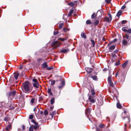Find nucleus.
<instances>
[{
  "mask_svg": "<svg viewBox=\"0 0 131 131\" xmlns=\"http://www.w3.org/2000/svg\"><path fill=\"white\" fill-rule=\"evenodd\" d=\"M112 75H110L108 78V82L112 81Z\"/></svg>",
  "mask_w": 131,
  "mask_h": 131,
  "instance_id": "obj_34",
  "label": "nucleus"
},
{
  "mask_svg": "<svg viewBox=\"0 0 131 131\" xmlns=\"http://www.w3.org/2000/svg\"><path fill=\"white\" fill-rule=\"evenodd\" d=\"M31 126H32V127H33V128L35 130L36 129L38 128V125H31Z\"/></svg>",
  "mask_w": 131,
  "mask_h": 131,
  "instance_id": "obj_45",
  "label": "nucleus"
},
{
  "mask_svg": "<svg viewBox=\"0 0 131 131\" xmlns=\"http://www.w3.org/2000/svg\"><path fill=\"white\" fill-rule=\"evenodd\" d=\"M33 85L34 88H39V86H40L41 88V86L40 85L39 83H33ZM41 88H40V89Z\"/></svg>",
  "mask_w": 131,
  "mask_h": 131,
  "instance_id": "obj_9",
  "label": "nucleus"
},
{
  "mask_svg": "<svg viewBox=\"0 0 131 131\" xmlns=\"http://www.w3.org/2000/svg\"><path fill=\"white\" fill-rule=\"evenodd\" d=\"M34 117V116L33 115H31L29 116V118L30 119H32Z\"/></svg>",
  "mask_w": 131,
  "mask_h": 131,
  "instance_id": "obj_56",
  "label": "nucleus"
},
{
  "mask_svg": "<svg viewBox=\"0 0 131 131\" xmlns=\"http://www.w3.org/2000/svg\"><path fill=\"white\" fill-rule=\"evenodd\" d=\"M105 126V125L103 124H100L99 125V127L101 128H103Z\"/></svg>",
  "mask_w": 131,
  "mask_h": 131,
  "instance_id": "obj_37",
  "label": "nucleus"
},
{
  "mask_svg": "<svg viewBox=\"0 0 131 131\" xmlns=\"http://www.w3.org/2000/svg\"><path fill=\"white\" fill-rule=\"evenodd\" d=\"M128 63V61H127L122 64V66L123 68H125L126 67L127 64Z\"/></svg>",
  "mask_w": 131,
  "mask_h": 131,
  "instance_id": "obj_18",
  "label": "nucleus"
},
{
  "mask_svg": "<svg viewBox=\"0 0 131 131\" xmlns=\"http://www.w3.org/2000/svg\"><path fill=\"white\" fill-rule=\"evenodd\" d=\"M67 39V38H59V40H61L63 41L65 40H66Z\"/></svg>",
  "mask_w": 131,
  "mask_h": 131,
  "instance_id": "obj_38",
  "label": "nucleus"
},
{
  "mask_svg": "<svg viewBox=\"0 0 131 131\" xmlns=\"http://www.w3.org/2000/svg\"><path fill=\"white\" fill-rule=\"evenodd\" d=\"M31 121L32 123H34L35 125H38V123L37 122H36V121L34 119H32L31 120Z\"/></svg>",
  "mask_w": 131,
  "mask_h": 131,
  "instance_id": "obj_33",
  "label": "nucleus"
},
{
  "mask_svg": "<svg viewBox=\"0 0 131 131\" xmlns=\"http://www.w3.org/2000/svg\"><path fill=\"white\" fill-rule=\"evenodd\" d=\"M119 51V50L118 49H116L113 52V53H114L116 54L118 53Z\"/></svg>",
  "mask_w": 131,
  "mask_h": 131,
  "instance_id": "obj_48",
  "label": "nucleus"
},
{
  "mask_svg": "<svg viewBox=\"0 0 131 131\" xmlns=\"http://www.w3.org/2000/svg\"><path fill=\"white\" fill-rule=\"evenodd\" d=\"M127 22V20H123L121 21V24L123 25L124 24H125L126 22Z\"/></svg>",
  "mask_w": 131,
  "mask_h": 131,
  "instance_id": "obj_47",
  "label": "nucleus"
},
{
  "mask_svg": "<svg viewBox=\"0 0 131 131\" xmlns=\"http://www.w3.org/2000/svg\"><path fill=\"white\" fill-rule=\"evenodd\" d=\"M74 3L72 2L68 3V5L72 7H74Z\"/></svg>",
  "mask_w": 131,
  "mask_h": 131,
  "instance_id": "obj_26",
  "label": "nucleus"
},
{
  "mask_svg": "<svg viewBox=\"0 0 131 131\" xmlns=\"http://www.w3.org/2000/svg\"><path fill=\"white\" fill-rule=\"evenodd\" d=\"M111 56L114 59L113 60L112 59V61L113 62H115V60L117 58V56L113 53H112L111 54Z\"/></svg>",
  "mask_w": 131,
  "mask_h": 131,
  "instance_id": "obj_10",
  "label": "nucleus"
},
{
  "mask_svg": "<svg viewBox=\"0 0 131 131\" xmlns=\"http://www.w3.org/2000/svg\"><path fill=\"white\" fill-rule=\"evenodd\" d=\"M117 107L118 108H121L122 107V106L119 103V100H118V102H117L116 104Z\"/></svg>",
  "mask_w": 131,
  "mask_h": 131,
  "instance_id": "obj_16",
  "label": "nucleus"
},
{
  "mask_svg": "<svg viewBox=\"0 0 131 131\" xmlns=\"http://www.w3.org/2000/svg\"><path fill=\"white\" fill-rule=\"evenodd\" d=\"M92 75L90 73H88V74H86L85 77L86 78H87V80H88V78L91 77V76Z\"/></svg>",
  "mask_w": 131,
  "mask_h": 131,
  "instance_id": "obj_29",
  "label": "nucleus"
},
{
  "mask_svg": "<svg viewBox=\"0 0 131 131\" xmlns=\"http://www.w3.org/2000/svg\"><path fill=\"white\" fill-rule=\"evenodd\" d=\"M126 38L127 39H128L129 37V35L128 34H126L125 35Z\"/></svg>",
  "mask_w": 131,
  "mask_h": 131,
  "instance_id": "obj_58",
  "label": "nucleus"
},
{
  "mask_svg": "<svg viewBox=\"0 0 131 131\" xmlns=\"http://www.w3.org/2000/svg\"><path fill=\"white\" fill-rule=\"evenodd\" d=\"M108 15L109 17V18H110L109 19H110V20L111 21L112 19V16L111 15L110 13H108Z\"/></svg>",
  "mask_w": 131,
  "mask_h": 131,
  "instance_id": "obj_55",
  "label": "nucleus"
},
{
  "mask_svg": "<svg viewBox=\"0 0 131 131\" xmlns=\"http://www.w3.org/2000/svg\"><path fill=\"white\" fill-rule=\"evenodd\" d=\"M73 10H71L69 12V14H68L67 16L68 17H70L71 16L73 12Z\"/></svg>",
  "mask_w": 131,
  "mask_h": 131,
  "instance_id": "obj_22",
  "label": "nucleus"
},
{
  "mask_svg": "<svg viewBox=\"0 0 131 131\" xmlns=\"http://www.w3.org/2000/svg\"><path fill=\"white\" fill-rule=\"evenodd\" d=\"M86 23L87 25H90L91 23V22L90 20H86Z\"/></svg>",
  "mask_w": 131,
  "mask_h": 131,
  "instance_id": "obj_36",
  "label": "nucleus"
},
{
  "mask_svg": "<svg viewBox=\"0 0 131 131\" xmlns=\"http://www.w3.org/2000/svg\"><path fill=\"white\" fill-rule=\"evenodd\" d=\"M55 83V81L54 80L51 81V85H53Z\"/></svg>",
  "mask_w": 131,
  "mask_h": 131,
  "instance_id": "obj_46",
  "label": "nucleus"
},
{
  "mask_svg": "<svg viewBox=\"0 0 131 131\" xmlns=\"http://www.w3.org/2000/svg\"><path fill=\"white\" fill-rule=\"evenodd\" d=\"M67 30L68 29L66 28H63V30L64 32H66Z\"/></svg>",
  "mask_w": 131,
  "mask_h": 131,
  "instance_id": "obj_61",
  "label": "nucleus"
},
{
  "mask_svg": "<svg viewBox=\"0 0 131 131\" xmlns=\"http://www.w3.org/2000/svg\"><path fill=\"white\" fill-rule=\"evenodd\" d=\"M59 33V31H54V35H56L57 34Z\"/></svg>",
  "mask_w": 131,
  "mask_h": 131,
  "instance_id": "obj_60",
  "label": "nucleus"
},
{
  "mask_svg": "<svg viewBox=\"0 0 131 131\" xmlns=\"http://www.w3.org/2000/svg\"><path fill=\"white\" fill-rule=\"evenodd\" d=\"M24 66L23 65L20 64V65L19 69H21L23 68Z\"/></svg>",
  "mask_w": 131,
  "mask_h": 131,
  "instance_id": "obj_63",
  "label": "nucleus"
},
{
  "mask_svg": "<svg viewBox=\"0 0 131 131\" xmlns=\"http://www.w3.org/2000/svg\"><path fill=\"white\" fill-rule=\"evenodd\" d=\"M111 0H105V2L107 4H109L111 3Z\"/></svg>",
  "mask_w": 131,
  "mask_h": 131,
  "instance_id": "obj_52",
  "label": "nucleus"
},
{
  "mask_svg": "<svg viewBox=\"0 0 131 131\" xmlns=\"http://www.w3.org/2000/svg\"><path fill=\"white\" fill-rule=\"evenodd\" d=\"M12 129V126L11 125L9 124L7 126V127H6V131H10ZM5 131H6L5 130Z\"/></svg>",
  "mask_w": 131,
  "mask_h": 131,
  "instance_id": "obj_11",
  "label": "nucleus"
},
{
  "mask_svg": "<svg viewBox=\"0 0 131 131\" xmlns=\"http://www.w3.org/2000/svg\"><path fill=\"white\" fill-rule=\"evenodd\" d=\"M8 117L7 116L4 118V120L5 121H8Z\"/></svg>",
  "mask_w": 131,
  "mask_h": 131,
  "instance_id": "obj_43",
  "label": "nucleus"
},
{
  "mask_svg": "<svg viewBox=\"0 0 131 131\" xmlns=\"http://www.w3.org/2000/svg\"><path fill=\"white\" fill-rule=\"evenodd\" d=\"M44 114L45 116L47 115L48 114V112L47 110L45 109L44 111Z\"/></svg>",
  "mask_w": 131,
  "mask_h": 131,
  "instance_id": "obj_41",
  "label": "nucleus"
},
{
  "mask_svg": "<svg viewBox=\"0 0 131 131\" xmlns=\"http://www.w3.org/2000/svg\"><path fill=\"white\" fill-rule=\"evenodd\" d=\"M35 100V98L32 97L30 101V103L32 104H33L34 103Z\"/></svg>",
  "mask_w": 131,
  "mask_h": 131,
  "instance_id": "obj_44",
  "label": "nucleus"
},
{
  "mask_svg": "<svg viewBox=\"0 0 131 131\" xmlns=\"http://www.w3.org/2000/svg\"><path fill=\"white\" fill-rule=\"evenodd\" d=\"M42 65L41 67L42 68H46L48 66L46 62H44L42 64Z\"/></svg>",
  "mask_w": 131,
  "mask_h": 131,
  "instance_id": "obj_15",
  "label": "nucleus"
},
{
  "mask_svg": "<svg viewBox=\"0 0 131 131\" xmlns=\"http://www.w3.org/2000/svg\"><path fill=\"white\" fill-rule=\"evenodd\" d=\"M60 80L61 81V85L59 86V87H58V88L59 89H61L62 88H63L64 87V85L65 84V82L64 80H62V78H61V79H60Z\"/></svg>",
  "mask_w": 131,
  "mask_h": 131,
  "instance_id": "obj_5",
  "label": "nucleus"
},
{
  "mask_svg": "<svg viewBox=\"0 0 131 131\" xmlns=\"http://www.w3.org/2000/svg\"><path fill=\"white\" fill-rule=\"evenodd\" d=\"M126 32L127 33H128L130 34H131V29H129L128 30H127V31Z\"/></svg>",
  "mask_w": 131,
  "mask_h": 131,
  "instance_id": "obj_57",
  "label": "nucleus"
},
{
  "mask_svg": "<svg viewBox=\"0 0 131 131\" xmlns=\"http://www.w3.org/2000/svg\"><path fill=\"white\" fill-rule=\"evenodd\" d=\"M63 25V23H61L59 25V29H60L61 28H62Z\"/></svg>",
  "mask_w": 131,
  "mask_h": 131,
  "instance_id": "obj_42",
  "label": "nucleus"
},
{
  "mask_svg": "<svg viewBox=\"0 0 131 131\" xmlns=\"http://www.w3.org/2000/svg\"><path fill=\"white\" fill-rule=\"evenodd\" d=\"M122 45L124 46H125L127 44V41L125 39H124L122 41Z\"/></svg>",
  "mask_w": 131,
  "mask_h": 131,
  "instance_id": "obj_17",
  "label": "nucleus"
},
{
  "mask_svg": "<svg viewBox=\"0 0 131 131\" xmlns=\"http://www.w3.org/2000/svg\"><path fill=\"white\" fill-rule=\"evenodd\" d=\"M81 36L82 38H84L85 39L86 38V36L84 32H82L81 34Z\"/></svg>",
  "mask_w": 131,
  "mask_h": 131,
  "instance_id": "obj_21",
  "label": "nucleus"
},
{
  "mask_svg": "<svg viewBox=\"0 0 131 131\" xmlns=\"http://www.w3.org/2000/svg\"><path fill=\"white\" fill-rule=\"evenodd\" d=\"M122 12L121 10H119L116 14V16L119 17L121 14Z\"/></svg>",
  "mask_w": 131,
  "mask_h": 131,
  "instance_id": "obj_30",
  "label": "nucleus"
},
{
  "mask_svg": "<svg viewBox=\"0 0 131 131\" xmlns=\"http://www.w3.org/2000/svg\"><path fill=\"white\" fill-rule=\"evenodd\" d=\"M53 67L51 66L49 67H48V68H46V69L48 70H50L52 69L53 68Z\"/></svg>",
  "mask_w": 131,
  "mask_h": 131,
  "instance_id": "obj_53",
  "label": "nucleus"
},
{
  "mask_svg": "<svg viewBox=\"0 0 131 131\" xmlns=\"http://www.w3.org/2000/svg\"><path fill=\"white\" fill-rule=\"evenodd\" d=\"M109 83L110 84V85L111 87H113L114 86V85L113 84V83L112 82V81H111L110 82H109Z\"/></svg>",
  "mask_w": 131,
  "mask_h": 131,
  "instance_id": "obj_40",
  "label": "nucleus"
},
{
  "mask_svg": "<svg viewBox=\"0 0 131 131\" xmlns=\"http://www.w3.org/2000/svg\"><path fill=\"white\" fill-rule=\"evenodd\" d=\"M91 111V109L88 108L86 109L85 111L86 115H87L88 117V115H90Z\"/></svg>",
  "mask_w": 131,
  "mask_h": 131,
  "instance_id": "obj_8",
  "label": "nucleus"
},
{
  "mask_svg": "<svg viewBox=\"0 0 131 131\" xmlns=\"http://www.w3.org/2000/svg\"><path fill=\"white\" fill-rule=\"evenodd\" d=\"M21 89L25 93H28L30 92L33 88L31 84L28 81L25 82L21 86Z\"/></svg>",
  "mask_w": 131,
  "mask_h": 131,
  "instance_id": "obj_1",
  "label": "nucleus"
},
{
  "mask_svg": "<svg viewBox=\"0 0 131 131\" xmlns=\"http://www.w3.org/2000/svg\"><path fill=\"white\" fill-rule=\"evenodd\" d=\"M115 45H111L108 47L109 51L110 52L112 51L115 48Z\"/></svg>",
  "mask_w": 131,
  "mask_h": 131,
  "instance_id": "obj_13",
  "label": "nucleus"
},
{
  "mask_svg": "<svg viewBox=\"0 0 131 131\" xmlns=\"http://www.w3.org/2000/svg\"><path fill=\"white\" fill-rule=\"evenodd\" d=\"M92 44V47H94L95 46V42L94 40H93L92 39L90 40Z\"/></svg>",
  "mask_w": 131,
  "mask_h": 131,
  "instance_id": "obj_31",
  "label": "nucleus"
},
{
  "mask_svg": "<svg viewBox=\"0 0 131 131\" xmlns=\"http://www.w3.org/2000/svg\"><path fill=\"white\" fill-rule=\"evenodd\" d=\"M51 45L54 48H56L58 47H59L61 45V43H59L58 41H56L51 43Z\"/></svg>",
  "mask_w": 131,
  "mask_h": 131,
  "instance_id": "obj_2",
  "label": "nucleus"
},
{
  "mask_svg": "<svg viewBox=\"0 0 131 131\" xmlns=\"http://www.w3.org/2000/svg\"><path fill=\"white\" fill-rule=\"evenodd\" d=\"M120 60H118V61L117 62H116L115 63V65L116 66H117L120 63Z\"/></svg>",
  "mask_w": 131,
  "mask_h": 131,
  "instance_id": "obj_50",
  "label": "nucleus"
},
{
  "mask_svg": "<svg viewBox=\"0 0 131 131\" xmlns=\"http://www.w3.org/2000/svg\"><path fill=\"white\" fill-rule=\"evenodd\" d=\"M42 59L41 58H40L38 59L37 60V61L38 62H40L42 60Z\"/></svg>",
  "mask_w": 131,
  "mask_h": 131,
  "instance_id": "obj_64",
  "label": "nucleus"
},
{
  "mask_svg": "<svg viewBox=\"0 0 131 131\" xmlns=\"http://www.w3.org/2000/svg\"><path fill=\"white\" fill-rule=\"evenodd\" d=\"M91 93H92V95L93 96H94L95 94V92L94 91V90L93 89H92L91 90Z\"/></svg>",
  "mask_w": 131,
  "mask_h": 131,
  "instance_id": "obj_27",
  "label": "nucleus"
},
{
  "mask_svg": "<svg viewBox=\"0 0 131 131\" xmlns=\"http://www.w3.org/2000/svg\"><path fill=\"white\" fill-rule=\"evenodd\" d=\"M56 114V112L55 111H53L51 115L53 116V115H55Z\"/></svg>",
  "mask_w": 131,
  "mask_h": 131,
  "instance_id": "obj_59",
  "label": "nucleus"
},
{
  "mask_svg": "<svg viewBox=\"0 0 131 131\" xmlns=\"http://www.w3.org/2000/svg\"><path fill=\"white\" fill-rule=\"evenodd\" d=\"M95 97V96H93L92 95H90L89 97V99L91 102L94 103L96 101Z\"/></svg>",
  "mask_w": 131,
  "mask_h": 131,
  "instance_id": "obj_4",
  "label": "nucleus"
},
{
  "mask_svg": "<svg viewBox=\"0 0 131 131\" xmlns=\"http://www.w3.org/2000/svg\"><path fill=\"white\" fill-rule=\"evenodd\" d=\"M103 21L107 22H109L111 21L110 19L108 17H105L104 18Z\"/></svg>",
  "mask_w": 131,
  "mask_h": 131,
  "instance_id": "obj_14",
  "label": "nucleus"
},
{
  "mask_svg": "<svg viewBox=\"0 0 131 131\" xmlns=\"http://www.w3.org/2000/svg\"><path fill=\"white\" fill-rule=\"evenodd\" d=\"M99 21L98 20H96L95 22H93V24L95 26L97 25L99 23Z\"/></svg>",
  "mask_w": 131,
  "mask_h": 131,
  "instance_id": "obj_28",
  "label": "nucleus"
},
{
  "mask_svg": "<svg viewBox=\"0 0 131 131\" xmlns=\"http://www.w3.org/2000/svg\"><path fill=\"white\" fill-rule=\"evenodd\" d=\"M128 28V27H123L122 28V30L124 32H126L127 31V29H125V28Z\"/></svg>",
  "mask_w": 131,
  "mask_h": 131,
  "instance_id": "obj_51",
  "label": "nucleus"
},
{
  "mask_svg": "<svg viewBox=\"0 0 131 131\" xmlns=\"http://www.w3.org/2000/svg\"><path fill=\"white\" fill-rule=\"evenodd\" d=\"M14 77L15 78V79L16 80H17L18 79V76L19 75V74L17 73H14Z\"/></svg>",
  "mask_w": 131,
  "mask_h": 131,
  "instance_id": "obj_23",
  "label": "nucleus"
},
{
  "mask_svg": "<svg viewBox=\"0 0 131 131\" xmlns=\"http://www.w3.org/2000/svg\"><path fill=\"white\" fill-rule=\"evenodd\" d=\"M98 12L96 13V14L95 13H94L92 14L91 15V18L92 19H94L95 18H96L97 17V15Z\"/></svg>",
  "mask_w": 131,
  "mask_h": 131,
  "instance_id": "obj_20",
  "label": "nucleus"
},
{
  "mask_svg": "<svg viewBox=\"0 0 131 131\" xmlns=\"http://www.w3.org/2000/svg\"><path fill=\"white\" fill-rule=\"evenodd\" d=\"M55 99L54 98H52L50 100V103L51 104H53L54 102Z\"/></svg>",
  "mask_w": 131,
  "mask_h": 131,
  "instance_id": "obj_35",
  "label": "nucleus"
},
{
  "mask_svg": "<svg viewBox=\"0 0 131 131\" xmlns=\"http://www.w3.org/2000/svg\"><path fill=\"white\" fill-rule=\"evenodd\" d=\"M32 81L34 82V83H38L37 80L36 79H32Z\"/></svg>",
  "mask_w": 131,
  "mask_h": 131,
  "instance_id": "obj_54",
  "label": "nucleus"
},
{
  "mask_svg": "<svg viewBox=\"0 0 131 131\" xmlns=\"http://www.w3.org/2000/svg\"><path fill=\"white\" fill-rule=\"evenodd\" d=\"M69 50V49H64L63 50H61V52L62 53H65L68 52Z\"/></svg>",
  "mask_w": 131,
  "mask_h": 131,
  "instance_id": "obj_19",
  "label": "nucleus"
},
{
  "mask_svg": "<svg viewBox=\"0 0 131 131\" xmlns=\"http://www.w3.org/2000/svg\"><path fill=\"white\" fill-rule=\"evenodd\" d=\"M117 39H115L113 40L112 41V42L113 43L117 41Z\"/></svg>",
  "mask_w": 131,
  "mask_h": 131,
  "instance_id": "obj_62",
  "label": "nucleus"
},
{
  "mask_svg": "<svg viewBox=\"0 0 131 131\" xmlns=\"http://www.w3.org/2000/svg\"><path fill=\"white\" fill-rule=\"evenodd\" d=\"M1 107H4L5 108H7L8 105V103L6 104L5 102H1Z\"/></svg>",
  "mask_w": 131,
  "mask_h": 131,
  "instance_id": "obj_7",
  "label": "nucleus"
},
{
  "mask_svg": "<svg viewBox=\"0 0 131 131\" xmlns=\"http://www.w3.org/2000/svg\"><path fill=\"white\" fill-rule=\"evenodd\" d=\"M127 118V119L128 121L127 122V123H129L130 122V118L129 116V117L127 116V117H123L122 118H123V119H124L125 118Z\"/></svg>",
  "mask_w": 131,
  "mask_h": 131,
  "instance_id": "obj_32",
  "label": "nucleus"
},
{
  "mask_svg": "<svg viewBox=\"0 0 131 131\" xmlns=\"http://www.w3.org/2000/svg\"><path fill=\"white\" fill-rule=\"evenodd\" d=\"M129 1H127V2L126 3H125V4L123 6L121 7V9H124L126 8V6L125 5L126 4H127L128 2L129 1Z\"/></svg>",
  "mask_w": 131,
  "mask_h": 131,
  "instance_id": "obj_39",
  "label": "nucleus"
},
{
  "mask_svg": "<svg viewBox=\"0 0 131 131\" xmlns=\"http://www.w3.org/2000/svg\"><path fill=\"white\" fill-rule=\"evenodd\" d=\"M32 126H31L29 128V131H33L34 129Z\"/></svg>",
  "mask_w": 131,
  "mask_h": 131,
  "instance_id": "obj_49",
  "label": "nucleus"
},
{
  "mask_svg": "<svg viewBox=\"0 0 131 131\" xmlns=\"http://www.w3.org/2000/svg\"><path fill=\"white\" fill-rule=\"evenodd\" d=\"M48 93L50 94V95L51 96H53V94L52 93L51 91V89L50 88H48V91H47Z\"/></svg>",
  "mask_w": 131,
  "mask_h": 131,
  "instance_id": "obj_25",
  "label": "nucleus"
},
{
  "mask_svg": "<svg viewBox=\"0 0 131 131\" xmlns=\"http://www.w3.org/2000/svg\"><path fill=\"white\" fill-rule=\"evenodd\" d=\"M85 69L87 72L89 73H90L92 72L93 70V69L90 68H86Z\"/></svg>",
  "mask_w": 131,
  "mask_h": 131,
  "instance_id": "obj_12",
  "label": "nucleus"
},
{
  "mask_svg": "<svg viewBox=\"0 0 131 131\" xmlns=\"http://www.w3.org/2000/svg\"><path fill=\"white\" fill-rule=\"evenodd\" d=\"M91 78L93 79V80H94L96 81H97V76L95 75H92L91 76Z\"/></svg>",
  "mask_w": 131,
  "mask_h": 131,
  "instance_id": "obj_24",
  "label": "nucleus"
},
{
  "mask_svg": "<svg viewBox=\"0 0 131 131\" xmlns=\"http://www.w3.org/2000/svg\"><path fill=\"white\" fill-rule=\"evenodd\" d=\"M16 92L15 91H14L10 92L8 93L9 96H12L13 97H14L16 94Z\"/></svg>",
  "mask_w": 131,
  "mask_h": 131,
  "instance_id": "obj_6",
  "label": "nucleus"
},
{
  "mask_svg": "<svg viewBox=\"0 0 131 131\" xmlns=\"http://www.w3.org/2000/svg\"><path fill=\"white\" fill-rule=\"evenodd\" d=\"M7 108H8V109L10 110H13L15 108V107L13 106V104L11 102L8 103V105Z\"/></svg>",
  "mask_w": 131,
  "mask_h": 131,
  "instance_id": "obj_3",
  "label": "nucleus"
}]
</instances>
